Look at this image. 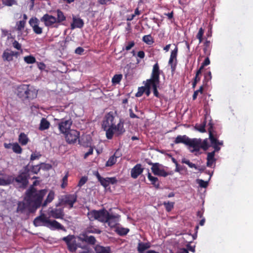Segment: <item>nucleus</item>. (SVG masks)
Instances as JSON below:
<instances>
[{"label":"nucleus","mask_w":253,"mask_h":253,"mask_svg":"<svg viewBox=\"0 0 253 253\" xmlns=\"http://www.w3.org/2000/svg\"><path fill=\"white\" fill-rule=\"evenodd\" d=\"M46 192V189L37 190L33 186H31L29 188L26 192L25 200L28 205L31 207V211H36L41 206L45 207L47 204L52 201L54 198V192L53 191H50L46 199L42 204V199Z\"/></svg>","instance_id":"obj_1"},{"label":"nucleus","mask_w":253,"mask_h":253,"mask_svg":"<svg viewBox=\"0 0 253 253\" xmlns=\"http://www.w3.org/2000/svg\"><path fill=\"white\" fill-rule=\"evenodd\" d=\"M29 171L28 166H26L19 171L18 175L14 177L12 175H7L4 181L7 183L5 186L9 185L13 183L14 181L20 184V187L25 188L29 183Z\"/></svg>","instance_id":"obj_2"},{"label":"nucleus","mask_w":253,"mask_h":253,"mask_svg":"<svg viewBox=\"0 0 253 253\" xmlns=\"http://www.w3.org/2000/svg\"><path fill=\"white\" fill-rule=\"evenodd\" d=\"M87 216L90 221L97 219L101 222H108L109 225L111 226H114L115 225V223L112 221V220L115 218V216L103 210L91 211L88 212Z\"/></svg>","instance_id":"obj_3"},{"label":"nucleus","mask_w":253,"mask_h":253,"mask_svg":"<svg viewBox=\"0 0 253 253\" xmlns=\"http://www.w3.org/2000/svg\"><path fill=\"white\" fill-rule=\"evenodd\" d=\"M160 72L161 71L160 70L159 65L158 63H156L153 65L150 79H148L151 87H152L154 96L158 98L160 97V95L157 89L158 87H159L160 83Z\"/></svg>","instance_id":"obj_4"},{"label":"nucleus","mask_w":253,"mask_h":253,"mask_svg":"<svg viewBox=\"0 0 253 253\" xmlns=\"http://www.w3.org/2000/svg\"><path fill=\"white\" fill-rule=\"evenodd\" d=\"M124 125V121L122 119H120L119 123L117 125L114 124L111 126L107 130L106 137L108 139H111L114 134L116 136H119L123 134L126 131Z\"/></svg>","instance_id":"obj_5"},{"label":"nucleus","mask_w":253,"mask_h":253,"mask_svg":"<svg viewBox=\"0 0 253 253\" xmlns=\"http://www.w3.org/2000/svg\"><path fill=\"white\" fill-rule=\"evenodd\" d=\"M67 246V249L71 253L75 252L78 248L85 249V247H82L80 244H77L76 240V237L74 235H69L62 238Z\"/></svg>","instance_id":"obj_6"},{"label":"nucleus","mask_w":253,"mask_h":253,"mask_svg":"<svg viewBox=\"0 0 253 253\" xmlns=\"http://www.w3.org/2000/svg\"><path fill=\"white\" fill-rule=\"evenodd\" d=\"M77 196L76 194H68L61 196L59 203L56 205L57 207L62 205H69L70 208L73 207L75 203L76 202Z\"/></svg>","instance_id":"obj_7"},{"label":"nucleus","mask_w":253,"mask_h":253,"mask_svg":"<svg viewBox=\"0 0 253 253\" xmlns=\"http://www.w3.org/2000/svg\"><path fill=\"white\" fill-rule=\"evenodd\" d=\"M73 124V121L71 118L68 119L63 118L58 123V127L60 132L63 134H66L71 130V126Z\"/></svg>","instance_id":"obj_8"},{"label":"nucleus","mask_w":253,"mask_h":253,"mask_svg":"<svg viewBox=\"0 0 253 253\" xmlns=\"http://www.w3.org/2000/svg\"><path fill=\"white\" fill-rule=\"evenodd\" d=\"M94 174L100 182L101 185L104 188H107L109 186L110 184H116L118 181L115 177L103 178L100 175L98 171L94 172Z\"/></svg>","instance_id":"obj_9"},{"label":"nucleus","mask_w":253,"mask_h":253,"mask_svg":"<svg viewBox=\"0 0 253 253\" xmlns=\"http://www.w3.org/2000/svg\"><path fill=\"white\" fill-rule=\"evenodd\" d=\"M49 220V218L44 213H41L34 219L33 224L36 227L43 226L47 227Z\"/></svg>","instance_id":"obj_10"},{"label":"nucleus","mask_w":253,"mask_h":253,"mask_svg":"<svg viewBox=\"0 0 253 253\" xmlns=\"http://www.w3.org/2000/svg\"><path fill=\"white\" fill-rule=\"evenodd\" d=\"M148 164L152 166L151 170L154 175L163 177H166L169 175V173L164 169H160L161 165L159 163H153L150 162L148 163Z\"/></svg>","instance_id":"obj_11"},{"label":"nucleus","mask_w":253,"mask_h":253,"mask_svg":"<svg viewBox=\"0 0 253 253\" xmlns=\"http://www.w3.org/2000/svg\"><path fill=\"white\" fill-rule=\"evenodd\" d=\"M41 21L44 23L46 27H58V25H56L57 23L55 17L51 15L48 14H44L41 18Z\"/></svg>","instance_id":"obj_12"},{"label":"nucleus","mask_w":253,"mask_h":253,"mask_svg":"<svg viewBox=\"0 0 253 253\" xmlns=\"http://www.w3.org/2000/svg\"><path fill=\"white\" fill-rule=\"evenodd\" d=\"M64 134L65 135L66 140L69 144L76 143L80 136L79 132L74 129H72Z\"/></svg>","instance_id":"obj_13"},{"label":"nucleus","mask_w":253,"mask_h":253,"mask_svg":"<svg viewBox=\"0 0 253 253\" xmlns=\"http://www.w3.org/2000/svg\"><path fill=\"white\" fill-rule=\"evenodd\" d=\"M48 214L54 218L63 219L64 216V209L62 208H50L48 210Z\"/></svg>","instance_id":"obj_14"},{"label":"nucleus","mask_w":253,"mask_h":253,"mask_svg":"<svg viewBox=\"0 0 253 253\" xmlns=\"http://www.w3.org/2000/svg\"><path fill=\"white\" fill-rule=\"evenodd\" d=\"M178 52V47L175 46L170 53V58L169 61V64L170 66L172 72H174L176 69L177 64V55Z\"/></svg>","instance_id":"obj_15"},{"label":"nucleus","mask_w":253,"mask_h":253,"mask_svg":"<svg viewBox=\"0 0 253 253\" xmlns=\"http://www.w3.org/2000/svg\"><path fill=\"white\" fill-rule=\"evenodd\" d=\"M39 20L36 17L32 18L29 20V24L32 27L34 32L36 34L40 35L42 33V29L39 27Z\"/></svg>","instance_id":"obj_16"},{"label":"nucleus","mask_w":253,"mask_h":253,"mask_svg":"<svg viewBox=\"0 0 253 253\" xmlns=\"http://www.w3.org/2000/svg\"><path fill=\"white\" fill-rule=\"evenodd\" d=\"M200 138L191 139L189 138L187 146L193 148V150H191V152H198L200 150Z\"/></svg>","instance_id":"obj_17"},{"label":"nucleus","mask_w":253,"mask_h":253,"mask_svg":"<svg viewBox=\"0 0 253 253\" xmlns=\"http://www.w3.org/2000/svg\"><path fill=\"white\" fill-rule=\"evenodd\" d=\"M144 168H142L140 164H136L130 171L131 177L134 179L137 178L143 171Z\"/></svg>","instance_id":"obj_18"},{"label":"nucleus","mask_w":253,"mask_h":253,"mask_svg":"<svg viewBox=\"0 0 253 253\" xmlns=\"http://www.w3.org/2000/svg\"><path fill=\"white\" fill-rule=\"evenodd\" d=\"M29 85L21 84L18 86L17 88V95L19 98L25 100L26 92L28 90Z\"/></svg>","instance_id":"obj_19"},{"label":"nucleus","mask_w":253,"mask_h":253,"mask_svg":"<svg viewBox=\"0 0 253 253\" xmlns=\"http://www.w3.org/2000/svg\"><path fill=\"white\" fill-rule=\"evenodd\" d=\"M48 226H47L48 228L51 230H62L63 231H65V228L61 225L59 222L55 220H49V222L48 223Z\"/></svg>","instance_id":"obj_20"},{"label":"nucleus","mask_w":253,"mask_h":253,"mask_svg":"<svg viewBox=\"0 0 253 253\" xmlns=\"http://www.w3.org/2000/svg\"><path fill=\"white\" fill-rule=\"evenodd\" d=\"M84 25V22L83 19L80 18H76L73 17V23L71 24V29L82 28Z\"/></svg>","instance_id":"obj_21"},{"label":"nucleus","mask_w":253,"mask_h":253,"mask_svg":"<svg viewBox=\"0 0 253 253\" xmlns=\"http://www.w3.org/2000/svg\"><path fill=\"white\" fill-rule=\"evenodd\" d=\"M37 91H36L32 86L29 85V87H28V90L26 92L25 99L32 100L37 97Z\"/></svg>","instance_id":"obj_22"},{"label":"nucleus","mask_w":253,"mask_h":253,"mask_svg":"<svg viewBox=\"0 0 253 253\" xmlns=\"http://www.w3.org/2000/svg\"><path fill=\"white\" fill-rule=\"evenodd\" d=\"M215 151L209 152L207 155V166L209 168H211L214 164L215 163L216 159L214 158Z\"/></svg>","instance_id":"obj_23"},{"label":"nucleus","mask_w":253,"mask_h":253,"mask_svg":"<svg viewBox=\"0 0 253 253\" xmlns=\"http://www.w3.org/2000/svg\"><path fill=\"white\" fill-rule=\"evenodd\" d=\"M94 251L96 253H112L109 247H103L99 245L95 246Z\"/></svg>","instance_id":"obj_24"},{"label":"nucleus","mask_w":253,"mask_h":253,"mask_svg":"<svg viewBox=\"0 0 253 253\" xmlns=\"http://www.w3.org/2000/svg\"><path fill=\"white\" fill-rule=\"evenodd\" d=\"M189 138L186 135H178L175 139L174 142L175 144L183 143L187 145Z\"/></svg>","instance_id":"obj_25"},{"label":"nucleus","mask_w":253,"mask_h":253,"mask_svg":"<svg viewBox=\"0 0 253 253\" xmlns=\"http://www.w3.org/2000/svg\"><path fill=\"white\" fill-rule=\"evenodd\" d=\"M57 17H55L57 24H62L63 22L66 21V17L65 16L64 13L60 9L56 10Z\"/></svg>","instance_id":"obj_26"},{"label":"nucleus","mask_w":253,"mask_h":253,"mask_svg":"<svg viewBox=\"0 0 253 253\" xmlns=\"http://www.w3.org/2000/svg\"><path fill=\"white\" fill-rule=\"evenodd\" d=\"M209 139L211 143V146L214 148L213 151L217 152L220 149V147L216 144V138L214 137L213 134H211L210 131Z\"/></svg>","instance_id":"obj_27"},{"label":"nucleus","mask_w":253,"mask_h":253,"mask_svg":"<svg viewBox=\"0 0 253 253\" xmlns=\"http://www.w3.org/2000/svg\"><path fill=\"white\" fill-rule=\"evenodd\" d=\"M150 243H143L140 242L138 244L137 251L139 253H144V252L150 248Z\"/></svg>","instance_id":"obj_28"},{"label":"nucleus","mask_w":253,"mask_h":253,"mask_svg":"<svg viewBox=\"0 0 253 253\" xmlns=\"http://www.w3.org/2000/svg\"><path fill=\"white\" fill-rule=\"evenodd\" d=\"M148 178L157 189L160 187V182L157 177L152 176L150 172L148 173Z\"/></svg>","instance_id":"obj_29"},{"label":"nucleus","mask_w":253,"mask_h":253,"mask_svg":"<svg viewBox=\"0 0 253 253\" xmlns=\"http://www.w3.org/2000/svg\"><path fill=\"white\" fill-rule=\"evenodd\" d=\"M49 122L45 118H43L41 121L39 129L41 130H44L48 129L49 127Z\"/></svg>","instance_id":"obj_30"},{"label":"nucleus","mask_w":253,"mask_h":253,"mask_svg":"<svg viewBox=\"0 0 253 253\" xmlns=\"http://www.w3.org/2000/svg\"><path fill=\"white\" fill-rule=\"evenodd\" d=\"M117 154V151H116L113 156H111L109 158L105 165L106 167H111L116 163L117 158L119 157V156H116Z\"/></svg>","instance_id":"obj_31"},{"label":"nucleus","mask_w":253,"mask_h":253,"mask_svg":"<svg viewBox=\"0 0 253 253\" xmlns=\"http://www.w3.org/2000/svg\"><path fill=\"white\" fill-rule=\"evenodd\" d=\"M18 140L22 145H25L27 144L29 139L27 136L24 133L22 132L20 134Z\"/></svg>","instance_id":"obj_32"},{"label":"nucleus","mask_w":253,"mask_h":253,"mask_svg":"<svg viewBox=\"0 0 253 253\" xmlns=\"http://www.w3.org/2000/svg\"><path fill=\"white\" fill-rule=\"evenodd\" d=\"M26 208L27 205L24 202H19L18 203L16 212L17 213H24Z\"/></svg>","instance_id":"obj_33"},{"label":"nucleus","mask_w":253,"mask_h":253,"mask_svg":"<svg viewBox=\"0 0 253 253\" xmlns=\"http://www.w3.org/2000/svg\"><path fill=\"white\" fill-rule=\"evenodd\" d=\"M210 44H211L210 41H208V40H206L204 44V47L203 48V50H204L205 54L207 56H209L210 55V52H211Z\"/></svg>","instance_id":"obj_34"},{"label":"nucleus","mask_w":253,"mask_h":253,"mask_svg":"<svg viewBox=\"0 0 253 253\" xmlns=\"http://www.w3.org/2000/svg\"><path fill=\"white\" fill-rule=\"evenodd\" d=\"M211 71H208L204 74V78L203 80V85H206L208 83L211 79Z\"/></svg>","instance_id":"obj_35"},{"label":"nucleus","mask_w":253,"mask_h":253,"mask_svg":"<svg viewBox=\"0 0 253 253\" xmlns=\"http://www.w3.org/2000/svg\"><path fill=\"white\" fill-rule=\"evenodd\" d=\"M123 78L122 74H116L112 79V83L113 84H119Z\"/></svg>","instance_id":"obj_36"},{"label":"nucleus","mask_w":253,"mask_h":253,"mask_svg":"<svg viewBox=\"0 0 253 253\" xmlns=\"http://www.w3.org/2000/svg\"><path fill=\"white\" fill-rule=\"evenodd\" d=\"M84 242L89 245H94L96 242L95 238L93 236H87L86 235V238L84 239Z\"/></svg>","instance_id":"obj_37"},{"label":"nucleus","mask_w":253,"mask_h":253,"mask_svg":"<svg viewBox=\"0 0 253 253\" xmlns=\"http://www.w3.org/2000/svg\"><path fill=\"white\" fill-rule=\"evenodd\" d=\"M85 232L87 233H97L100 234L101 231L98 229H96L93 226H89L86 228Z\"/></svg>","instance_id":"obj_38"},{"label":"nucleus","mask_w":253,"mask_h":253,"mask_svg":"<svg viewBox=\"0 0 253 253\" xmlns=\"http://www.w3.org/2000/svg\"><path fill=\"white\" fill-rule=\"evenodd\" d=\"M210 147V145L208 143V139H205L203 141L201 139L200 149L202 148L204 151H206Z\"/></svg>","instance_id":"obj_39"},{"label":"nucleus","mask_w":253,"mask_h":253,"mask_svg":"<svg viewBox=\"0 0 253 253\" xmlns=\"http://www.w3.org/2000/svg\"><path fill=\"white\" fill-rule=\"evenodd\" d=\"M206 125V121H204V122L202 124H200V125L196 124L195 126V128L196 129H197V130H198L199 131H200L201 132H206V129H205Z\"/></svg>","instance_id":"obj_40"},{"label":"nucleus","mask_w":253,"mask_h":253,"mask_svg":"<svg viewBox=\"0 0 253 253\" xmlns=\"http://www.w3.org/2000/svg\"><path fill=\"white\" fill-rule=\"evenodd\" d=\"M24 60L27 64H33L36 62L35 57L32 55H28L24 57Z\"/></svg>","instance_id":"obj_41"},{"label":"nucleus","mask_w":253,"mask_h":253,"mask_svg":"<svg viewBox=\"0 0 253 253\" xmlns=\"http://www.w3.org/2000/svg\"><path fill=\"white\" fill-rule=\"evenodd\" d=\"M26 22L25 20H21L16 23V29L17 31H21L25 27Z\"/></svg>","instance_id":"obj_42"},{"label":"nucleus","mask_w":253,"mask_h":253,"mask_svg":"<svg viewBox=\"0 0 253 253\" xmlns=\"http://www.w3.org/2000/svg\"><path fill=\"white\" fill-rule=\"evenodd\" d=\"M129 230L125 228H119L117 229V233L121 236H125L129 232Z\"/></svg>","instance_id":"obj_43"},{"label":"nucleus","mask_w":253,"mask_h":253,"mask_svg":"<svg viewBox=\"0 0 253 253\" xmlns=\"http://www.w3.org/2000/svg\"><path fill=\"white\" fill-rule=\"evenodd\" d=\"M105 119L106 121L110 123L111 126L115 124L114 123V117L112 112H109L106 115Z\"/></svg>","instance_id":"obj_44"},{"label":"nucleus","mask_w":253,"mask_h":253,"mask_svg":"<svg viewBox=\"0 0 253 253\" xmlns=\"http://www.w3.org/2000/svg\"><path fill=\"white\" fill-rule=\"evenodd\" d=\"M181 162L183 164H185L187 165L191 168H194L195 169H198L197 166L195 164L191 163L189 160H187V159L184 158L182 160Z\"/></svg>","instance_id":"obj_45"},{"label":"nucleus","mask_w":253,"mask_h":253,"mask_svg":"<svg viewBox=\"0 0 253 253\" xmlns=\"http://www.w3.org/2000/svg\"><path fill=\"white\" fill-rule=\"evenodd\" d=\"M12 150L14 152L17 154H21L22 151L20 146L17 143H14L12 145Z\"/></svg>","instance_id":"obj_46"},{"label":"nucleus","mask_w":253,"mask_h":253,"mask_svg":"<svg viewBox=\"0 0 253 253\" xmlns=\"http://www.w3.org/2000/svg\"><path fill=\"white\" fill-rule=\"evenodd\" d=\"M204 33V30L202 28H200L196 35V38L199 40V43H201L203 41V35Z\"/></svg>","instance_id":"obj_47"},{"label":"nucleus","mask_w":253,"mask_h":253,"mask_svg":"<svg viewBox=\"0 0 253 253\" xmlns=\"http://www.w3.org/2000/svg\"><path fill=\"white\" fill-rule=\"evenodd\" d=\"M163 204L165 206L166 211L168 212L172 210V209L173 208V206H174L173 202H165Z\"/></svg>","instance_id":"obj_48"},{"label":"nucleus","mask_w":253,"mask_h":253,"mask_svg":"<svg viewBox=\"0 0 253 253\" xmlns=\"http://www.w3.org/2000/svg\"><path fill=\"white\" fill-rule=\"evenodd\" d=\"M143 41L148 44H150L153 43L152 41V37L150 35H145L142 38Z\"/></svg>","instance_id":"obj_49"},{"label":"nucleus","mask_w":253,"mask_h":253,"mask_svg":"<svg viewBox=\"0 0 253 253\" xmlns=\"http://www.w3.org/2000/svg\"><path fill=\"white\" fill-rule=\"evenodd\" d=\"M135 45V42L134 41L128 42L126 45L123 48V50H125L126 51L129 50L131 48H132Z\"/></svg>","instance_id":"obj_50"},{"label":"nucleus","mask_w":253,"mask_h":253,"mask_svg":"<svg viewBox=\"0 0 253 253\" xmlns=\"http://www.w3.org/2000/svg\"><path fill=\"white\" fill-rule=\"evenodd\" d=\"M145 90H146L145 85L144 86L139 87L138 91L135 94V96L137 97H141L144 93Z\"/></svg>","instance_id":"obj_51"},{"label":"nucleus","mask_w":253,"mask_h":253,"mask_svg":"<svg viewBox=\"0 0 253 253\" xmlns=\"http://www.w3.org/2000/svg\"><path fill=\"white\" fill-rule=\"evenodd\" d=\"M87 176H82L78 182V187H81L83 186L87 182Z\"/></svg>","instance_id":"obj_52"},{"label":"nucleus","mask_w":253,"mask_h":253,"mask_svg":"<svg viewBox=\"0 0 253 253\" xmlns=\"http://www.w3.org/2000/svg\"><path fill=\"white\" fill-rule=\"evenodd\" d=\"M68 172L62 178V183L61 185L62 188H65L68 185Z\"/></svg>","instance_id":"obj_53"},{"label":"nucleus","mask_w":253,"mask_h":253,"mask_svg":"<svg viewBox=\"0 0 253 253\" xmlns=\"http://www.w3.org/2000/svg\"><path fill=\"white\" fill-rule=\"evenodd\" d=\"M145 87H146V90H145L144 92L145 93L146 95L147 96H149V95L151 93V91H150L151 86H150L149 82H148V79L146 81Z\"/></svg>","instance_id":"obj_54"},{"label":"nucleus","mask_w":253,"mask_h":253,"mask_svg":"<svg viewBox=\"0 0 253 253\" xmlns=\"http://www.w3.org/2000/svg\"><path fill=\"white\" fill-rule=\"evenodd\" d=\"M2 58L4 60L10 61L12 60L13 58L11 57L8 52L4 51L2 54Z\"/></svg>","instance_id":"obj_55"},{"label":"nucleus","mask_w":253,"mask_h":253,"mask_svg":"<svg viewBox=\"0 0 253 253\" xmlns=\"http://www.w3.org/2000/svg\"><path fill=\"white\" fill-rule=\"evenodd\" d=\"M197 183L199 184L200 186L202 188H206L208 185V182L204 181L203 179H197Z\"/></svg>","instance_id":"obj_56"},{"label":"nucleus","mask_w":253,"mask_h":253,"mask_svg":"<svg viewBox=\"0 0 253 253\" xmlns=\"http://www.w3.org/2000/svg\"><path fill=\"white\" fill-rule=\"evenodd\" d=\"M111 126V124L106 120H104L102 124V127L104 130L106 131V133H107V130L108 128Z\"/></svg>","instance_id":"obj_57"},{"label":"nucleus","mask_w":253,"mask_h":253,"mask_svg":"<svg viewBox=\"0 0 253 253\" xmlns=\"http://www.w3.org/2000/svg\"><path fill=\"white\" fill-rule=\"evenodd\" d=\"M186 168L184 166L177 165L175 168V171L181 173L182 171H186Z\"/></svg>","instance_id":"obj_58"},{"label":"nucleus","mask_w":253,"mask_h":253,"mask_svg":"<svg viewBox=\"0 0 253 253\" xmlns=\"http://www.w3.org/2000/svg\"><path fill=\"white\" fill-rule=\"evenodd\" d=\"M41 168H42V166L40 167L39 165H36L33 166L31 170L33 173L37 174Z\"/></svg>","instance_id":"obj_59"},{"label":"nucleus","mask_w":253,"mask_h":253,"mask_svg":"<svg viewBox=\"0 0 253 253\" xmlns=\"http://www.w3.org/2000/svg\"><path fill=\"white\" fill-rule=\"evenodd\" d=\"M3 4L5 5L10 6H12L14 3V0H2Z\"/></svg>","instance_id":"obj_60"},{"label":"nucleus","mask_w":253,"mask_h":253,"mask_svg":"<svg viewBox=\"0 0 253 253\" xmlns=\"http://www.w3.org/2000/svg\"><path fill=\"white\" fill-rule=\"evenodd\" d=\"M93 152V148L92 147H90L88 152L85 153L84 155V158L86 159L89 155H92Z\"/></svg>","instance_id":"obj_61"},{"label":"nucleus","mask_w":253,"mask_h":253,"mask_svg":"<svg viewBox=\"0 0 253 253\" xmlns=\"http://www.w3.org/2000/svg\"><path fill=\"white\" fill-rule=\"evenodd\" d=\"M13 46L14 48L18 50L21 49V45L17 41H14L12 43Z\"/></svg>","instance_id":"obj_62"},{"label":"nucleus","mask_w":253,"mask_h":253,"mask_svg":"<svg viewBox=\"0 0 253 253\" xmlns=\"http://www.w3.org/2000/svg\"><path fill=\"white\" fill-rule=\"evenodd\" d=\"M84 49L82 47H78L75 50V53L77 54L82 55L84 51Z\"/></svg>","instance_id":"obj_63"},{"label":"nucleus","mask_w":253,"mask_h":253,"mask_svg":"<svg viewBox=\"0 0 253 253\" xmlns=\"http://www.w3.org/2000/svg\"><path fill=\"white\" fill-rule=\"evenodd\" d=\"M87 234L85 232L84 233H83V234H81L78 237V238L79 239V240L81 241H82V242H84V239H85L86 238V235Z\"/></svg>","instance_id":"obj_64"}]
</instances>
